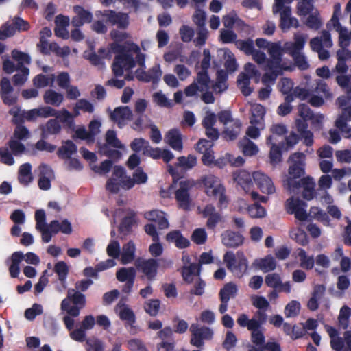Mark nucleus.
<instances>
[{"instance_id":"44","label":"nucleus","mask_w":351,"mask_h":351,"mask_svg":"<svg viewBox=\"0 0 351 351\" xmlns=\"http://www.w3.org/2000/svg\"><path fill=\"white\" fill-rule=\"evenodd\" d=\"M9 28H12L14 31V35L16 32H25L30 28L28 21L23 19L19 16H14L12 19V23H8Z\"/></svg>"},{"instance_id":"32","label":"nucleus","mask_w":351,"mask_h":351,"mask_svg":"<svg viewBox=\"0 0 351 351\" xmlns=\"http://www.w3.org/2000/svg\"><path fill=\"white\" fill-rule=\"evenodd\" d=\"M24 258L23 252L18 251L14 252L10 257L9 272L12 278H17L20 272L19 265Z\"/></svg>"},{"instance_id":"37","label":"nucleus","mask_w":351,"mask_h":351,"mask_svg":"<svg viewBox=\"0 0 351 351\" xmlns=\"http://www.w3.org/2000/svg\"><path fill=\"white\" fill-rule=\"evenodd\" d=\"M254 265L264 272L273 271L276 267V262L271 256H267L263 258L256 260Z\"/></svg>"},{"instance_id":"9","label":"nucleus","mask_w":351,"mask_h":351,"mask_svg":"<svg viewBox=\"0 0 351 351\" xmlns=\"http://www.w3.org/2000/svg\"><path fill=\"white\" fill-rule=\"evenodd\" d=\"M134 265L136 269L143 274L149 281H153L156 279L159 267L157 259L138 258L135 261Z\"/></svg>"},{"instance_id":"35","label":"nucleus","mask_w":351,"mask_h":351,"mask_svg":"<svg viewBox=\"0 0 351 351\" xmlns=\"http://www.w3.org/2000/svg\"><path fill=\"white\" fill-rule=\"evenodd\" d=\"M200 274V266L196 263H191L189 266H184L182 269L183 280L188 284L193 281V276H199Z\"/></svg>"},{"instance_id":"13","label":"nucleus","mask_w":351,"mask_h":351,"mask_svg":"<svg viewBox=\"0 0 351 351\" xmlns=\"http://www.w3.org/2000/svg\"><path fill=\"white\" fill-rule=\"evenodd\" d=\"M1 97L4 104L13 106L17 102V96L12 94L14 88L11 85L10 80L3 77L0 81Z\"/></svg>"},{"instance_id":"24","label":"nucleus","mask_w":351,"mask_h":351,"mask_svg":"<svg viewBox=\"0 0 351 351\" xmlns=\"http://www.w3.org/2000/svg\"><path fill=\"white\" fill-rule=\"evenodd\" d=\"M205 193L209 197L218 199L217 206L219 208H226L228 204V200L226 195V188L223 184L218 185V186L211 190H205Z\"/></svg>"},{"instance_id":"29","label":"nucleus","mask_w":351,"mask_h":351,"mask_svg":"<svg viewBox=\"0 0 351 351\" xmlns=\"http://www.w3.org/2000/svg\"><path fill=\"white\" fill-rule=\"evenodd\" d=\"M47 226L53 234H56L59 232L65 234H70L73 231L71 223L68 219H64L61 222L58 220H53Z\"/></svg>"},{"instance_id":"18","label":"nucleus","mask_w":351,"mask_h":351,"mask_svg":"<svg viewBox=\"0 0 351 351\" xmlns=\"http://www.w3.org/2000/svg\"><path fill=\"white\" fill-rule=\"evenodd\" d=\"M266 144L270 147L269 154L270 163L273 166H275L282 161V149L284 147V143H282L279 145H276V143L274 142L273 136L269 135L266 138Z\"/></svg>"},{"instance_id":"64","label":"nucleus","mask_w":351,"mask_h":351,"mask_svg":"<svg viewBox=\"0 0 351 351\" xmlns=\"http://www.w3.org/2000/svg\"><path fill=\"white\" fill-rule=\"evenodd\" d=\"M300 308V304L295 300H292L285 306V314L287 317H295L299 313Z\"/></svg>"},{"instance_id":"56","label":"nucleus","mask_w":351,"mask_h":351,"mask_svg":"<svg viewBox=\"0 0 351 351\" xmlns=\"http://www.w3.org/2000/svg\"><path fill=\"white\" fill-rule=\"evenodd\" d=\"M351 121V105L343 108L341 114L336 119L335 125L336 127H346V122Z\"/></svg>"},{"instance_id":"12","label":"nucleus","mask_w":351,"mask_h":351,"mask_svg":"<svg viewBox=\"0 0 351 351\" xmlns=\"http://www.w3.org/2000/svg\"><path fill=\"white\" fill-rule=\"evenodd\" d=\"M162 71L160 64H156L147 71L143 69H137L135 71V76L138 80L143 82H152L154 84H157L162 76Z\"/></svg>"},{"instance_id":"41","label":"nucleus","mask_w":351,"mask_h":351,"mask_svg":"<svg viewBox=\"0 0 351 351\" xmlns=\"http://www.w3.org/2000/svg\"><path fill=\"white\" fill-rule=\"evenodd\" d=\"M56 119H59L60 121L69 129L73 130L75 128L74 116L69 110L64 108L60 111H58Z\"/></svg>"},{"instance_id":"54","label":"nucleus","mask_w":351,"mask_h":351,"mask_svg":"<svg viewBox=\"0 0 351 351\" xmlns=\"http://www.w3.org/2000/svg\"><path fill=\"white\" fill-rule=\"evenodd\" d=\"M197 158L195 156L189 154L187 157L180 156L176 164V167H182L185 169H191L196 165Z\"/></svg>"},{"instance_id":"57","label":"nucleus","mask_w":351,"mask_h":351,"mask_svg":"<svg viewBox=\"0 0 351 351\" xmlns=\"http://www.w3.org/2000/svg\"><path fill=\"white\" fill-rule=\"evenodd\" d=\"M9 114L13 116L12 123L17 125H22L25 122V112H21V108L18 106H15L9 110Z\"/></svg>"},{"instance_id":"53","label":"nucleus","mask_w":351,"mask_h":351,"mask_svg":"<svg viewBox=\"0 0 351 351\" xmlns=\"http://www.w3.org/2000/svg\"><path fill=\"white\" fill-rule=\"evenodd\" d=\"M314 9L312 0H301L297 5V13L299 16H306L310 14Z\"/></svg>"},{"instance_id":"30","label":"nucleus","mask_w":351,"mask_h":351,"mask_svg":"<svg viewBox=\"0 0 351 351\" xmlns=\"http://www.w3.org/2000/svg\"><path fill=\"white\" fill-rule=\"evenodd\" d=\"M242 123L240 120L232 121L231 125L226 128L222 132L223 137L227 141L235 140L240 134Z\"/></svg>"},{"instance_id":"45","label":"nucleus","mask_w":351,"mask_h":351,"mask_svg":"<svg viewBox=\"0 0 351 351\" xmlns=\"http://www.w3.org/2000/svg\"><path fill=\"white\" fill-rule=\"evenodd\" d=\"M305 24L311 29L315 31L319 29L323 23L319 12L315 10L313 13L310 14L306 20Z\"/></svg>"},{"instance_id":"22","label":"nucleus","mask_w":351,"mask_h":351,"mask_svg":"<svg viewBox=\"0 0 351 351\" xmlns=\"http://www.w3.org/2000/svg\"><path fill=\"white\" fill-rule=\"evenodd\" d=\"M232 178L234 182L237 183V185L245 191H248L252 185V180L250 173L245 170H238L233 173Z\"/></svg>"},{"instance_id":"19","label":"nucleus","mask_w":351,"mask_h":351,"mask_svg":"<svg viewBox=\"0 0 351 351\" xmlns=\"http://www.w3.org/2000/svg\"><path fill=\"white\" fill-rule=\"evenodd\" d=\"M40 137L47 139L50 135H57L62 130L61 125L57 119H50L45 124L39 126Z\"/></svg>"},{"instance_id":"21","label":"nucleus","mask_w":351,"mask_h":351,"mask_svg":"<svg viewBox=\"0 0 351 351\" xmlns=\"http://www.w3.org/2000/svg\"><path fill=\"white\" fill-rule=\"evenodd\" d=\"M165 141L176 151L180 152L183 149L182 134L177 128L169 130L165 136Z\"/></svg>"},{"instance_id":"17","label":"nucleus","mask_w":351,"mask_h":351,"mask_svg":"<svg viewBox=\"0 0 351 351\" xmlns=\"http://www.w3.org/2000/svg\"><path fill=\"white\" fill-rule=\"evenodd\" d=\"M280 20L279 27L283 32H286L291 27L298 28L299 27L298 20L295 17H291V9L290 7H285L280 9Z\"/></svg>"},{"instance_id":"11","label":"nucleus","mask_w":351,"mask_h":351,"mask_svg":"<svg viewBox=\"0 0 351 351\" xmlns=\"http://www.w3.org/2000/svg\"><path fill=\"white\" fill-rule=\"evenodd\" d=\"M306 206L307 204L298 198L295 199L292 197L286 201L287 212L289 214H294L295 217L301 221L307 220L308 214L305 210Z\"/></svg>"},{"instance_id":"8","label":"nucleus","mask_w":351,"mask_h":351,"mask_svg":"<svg viewBox=\"0 0 351 351\" xmlns=\"http://www.w3.org/2000/svg\"><path fill=\"white\" fill-rule=\"evenodd\" d=\"M95 15L97 17H102L106 23L112 26H117L121 29H126L129 25V16L125 13L117 12L112 10H106L104 11H97Z\"/></svg>"},{"instance_id":"26","label":"nucleus","mask_w":351,"mask_h":351,"mask_svg":"<svg viewBox=\"0 0 351 351\" xmlns=\"http://www.w3.org/2000/svg\"><path fill=\"white\" fill-rule=\"evenodd\" d=\"M166 240L168 243H173L178 249H185L190 245L189 240L184 237L181 231L174 230L166 234Z\"/></svg>"},{"instance_id":"6","label":"nucleus","mask_w":351,"mask_h":351,"mask_svg":"<svg viewBox=\"0 0 351 351\" xmlns=\"http://www.w3.org/2000/svg\"><path fill=\"white\" fill-rule=\"evenodd\" d=\"M223 261L226 267L236 277L241 278L247 272L248 261L243 252H227L223 256Z\"/></svg>"},{"instance_id":"49","label":"nucleus","mask_w":351,"mask_h":351,"mask_svg":"<svg viewBox=\"0 0 351 351\" xmlns=\"http://www.w3.org/2000/svg\"><path fill=\"white\" fill-rule=\"evenodd\" d=\"M309 215L311 217L321 221L324 225H329L330 223V219L328 215L319 207H311Z\"/></svg>"},{"instance_id":"47","label":"nucleus","mask_w":351,"mask_h":351,"mask_svg":"<svg viewBox=\"0 0 351 351\" xmlns=\"http://www.w3.org/2000/svg\"><path fill=\"white\" fill-rule=\"evenodd\" d=\"M298 255L300 261V267L309 270L313 269L315 265V259L313 256H308L306 251L302 248L298 249Z\"/></svg>"},{"instance_id":"4","label":"nucleus","mask_w":351,"mask_h":351,"mask_svg":"<svg viewBox=\"0 0 351 351\" xmlns=\"http://www.w3.org/2000/svg\"><path fill=\"white\" fill-rule=\"evenodd\" d=\"M204 58L201 61V71L197 72L196 78L188 86L184 88V93L186 97L195 96L198 91L204 92L209 90L212 82L208 75V69L210 66L211 55L208 49L203 51Z\"/></svg>"},{"instance_id":"60","label":"nucleus","mask_w":351,"mask_h":351,"mask_svg":"<svg viewBox=\"0 0 351 351\" xmlns=\"http://www.w3.org/2000/svg\"><path fill=\"white\" fill-rule=\"evenodd\" d=\"M106 143L108 146H112L114 148H123V145L119 141V139L117 137L116 132L112 130H109L107 131L106 134Z\"/></svg>"},{"instance_id":"46","label":"nucleus","mask_w":351,"mask_h":351,"mask_svg":"<svg viewBox=\"0 0 351 351\" xmlns=\"http://www.w3.org/2000/svg\"><path fill=\"white\" fill-rule=\"evenodd\" d=\"M265 114V108L261 104H256L252 108V117L250 122L252 125H257L260 123Z\"/></svg>"},{"instance_id":"14","label":"nucleus","mask_w":351,"mask_h":351,"mask_svg":"<svg viewBox=\"0 0 351 351\" xmlns=\"http://www.w3.org/2000/svg\"><path fill=\"white\" fill-rule=\"evenodd\" d=\"M253 180L260 191L266 194H272L275 192V186L270 178L267 175L259 172H254Z\"/></svg>"},{"instance_id":"7","label":"nucleus","mask_w":351,"mask_h":351,"mask_svg":"<svg viewBox=\"0 0 351 351\" xmlns=\"http://www.w3.org/2000/svg\"><path fill=\"white\" fill-rule=\"evenodd\" d=\"M190 331V343L197 348H202L204 346V341L212 340L214 335V331L211 328L199 326L198 324H192Z\"/></svg>"},{"instance_id":"33","label":"nucleus","mask_w":351,"mask_h":351,"mask_svg":"<svg viewBox=\"0 0 351 351\" xmlns=\"http://www.w3.org/2000/svg\"><path fill=\"white\" fill-rule=\"evenodd\" d=\"M136 214L130 212L129 215L123 217L120 223L119 231L123 235H128L132 232V226L136 223Z\"/></svg>"},{"instance_id":"42","label":"nucleus","mask_w":351,"mask_h":351,"mask_svg":"<svg viewBox=\"0 0 351 351\" xmlns=\"http://www.w3.org/2000/svg\"><path fill=\"white\" fill-rule=\"evenodd\" d=\"M116 277L119 282L135 280L136 269L132 267H121L116 273Z\"/></svg>"},{"instance_id":"58","label":"nucleus","mask_w":351,"mask_h":351,"mask_svg":"<svg viewBox=\"0 0 351 351\" xmlns=\"http://www.w3.org/2000/svg\"><path fill=\"white\" fill-rule=\"evenodd\" d=\"M18 71L19 72L13 75L12 82L15 86H22L27 80L29 69L28 68H22L21 69H18Z\"/></svg>"},{"instance_id":"28","label":"nucleus","mask_w":351,"mask_h":351,"mask_svg":"<svg viewBox=\"0 0 351 351\" xmlns=\"http://www.w3.org/2000/svg\"><path fill=\"white\" fill-rule=\"evenodd\" d=\"M77 152V145L71 140H66L62 142V145L58 148L56 154L59 158L67 160Z\"/></svg>"},{"instance_id":"40","label":"nucleus","mask_w":351,"mask_h":351,"mask_svg":"<svg viewBox=\"0 0 351 351\" xmlns=\"http://www.w3.org/2000/svg\"><path fill=\"white\" fill-rule=\"evenodd\" d=\"M250 76L244 72L241 73L237 77L238 86L244 96H249L252 93L253 89L250 87Z\"/></svg>"},{"instance_id":"34","label":"nucleus","mask_w":351,"mask_h":351,"mask_svg":"<svg viewBox=\"0 0 351 351\" xmlns=\"http://www.w3.org/2000/svg\"><path fill=\"white\" fill-rule=\"evenodd\" d=\"M40 176L38 179V186L41 190L47 191L51 188V181L47 175H50L52 173L51 169L45 164H42L40 166Z\"/></svg>"},{"instance_id":"5","label":"nucleus","mask_w":351,"mask_h":351,"mask_svg":"<svg viewBox=\"0 0 351 351\" xmlns=\"http://www.w3.org/2000/svg\"><path fill=\"white\" fill-rule=\"evenodd\" d=\"M86 296L75 289H69L66 297L61 302L60 308L72 317H78L86 306Z\"/></svg>"},{"instance_id":"63","label":"nucleus","mask_w":351,"mask_h":351,"mask_svg":"<svg viewBox=\"0 0 351 351\" xmlns=\"http://www.w3.org/2000/svg\"><path fill=\"white\" fill-rule=\"evenodd\" d=\"M237 338L232 331H227L225 339L222 343L223 348L227 351H230L232 348L236 346Z\"/></svg>"},{"instance_id":"59","label":"nucleus","mask_w":351,"mask_h":351,"mask_svg":"<svg viewBox=\"0 0 351 351\" xmlns=\"http://www.w3.org/2000/svg\"><path fill=\"white\" fill-rule=\"evenodd\" d=\"M54 271L58 274L60 282H64L69 274V267L64 261H59L54 266Z\"/></svg>"},{"instance_id":"27","label":"nucleus","mask_w":351,"mask_h":351,"mask_svg":"<svg viewBox=\"0 0 351 351\" xmlns=\"http://www.w3.org/2000/svg\"><path fill=\"white\" fill-rule=\"evenodd\" d=\"M145 217L149 221L155 222L160 230L166 229L169 227V221L166 217V214L161 210H153L147 212L145 214Z\"/></svg>"},{"instance_id":"25","label":"nucleus","mask_w":351,"mask_h":351,"mask_svg":"<svg viewBox=\"0 0 351 351\" xmlns=\"http://www.w3.org/2000/svg\"><path fill=\"white\" fill-rule=\"evenodd\" d=\"M204 217H207L206 226L208 229H215L217 225L221 221V215L218 212H216L215 208L211 205L208 204L204 208L202 212Z\"/></svg>"},{"instance_id":"48","label":"nucleus","mask_w":351,"mask_h":351,"mask_svg":"<svg viewBox=\"0 0 351 351\" xmlns=\"http://www.w3.org/2000/svg\"><path fill=\"white\" fill-rule=\"evenodd\" d=\"M336 82L347 94L348 99L351 100V75H337L336 77Z\"/></svg>"},{"instance_id":"38","label":"nucleus","mask_w":351,"mask_h":351,"mask_svg":"<svg viewBox=\"0 0 351 351\" xmlns=\"http://www.w3.org/2000/svg\"><path fill=\"white\" fill-rule=\"evenodd\" d=\"M18 180L21 184L28 185L33 180L32 175V165L25 163L20 166L19 169Z\"/></svg>"},{"instance_id":"51","label":"nucleus","mask_w":351,"mask_h":351,"mask_svg":"<svg viewBox=\"0 0 351 351\" xmlns=\"http://www.w3.org/2000/svg\"><path fill=\"white\" fill-rule=\"evenodd\" d=\"M121 306L123 308L119 311V318L121 320L125 321L126 324L133 326V324L136 322V317L133 311L127 307L124 304Z\"/></svg>"},{"instance_id":"16","label":"nucleus","mask_w":351,"mask_h":351,"mask_svg":"<svg viewBox=\"0 0 351 351\" xmlns=\"http://www.w3.org/2000/svg\"><path fill=\"white\" fill-rule=\"evenodd\" d=\"M73 11L76 14L71 20V24L73 27H80L84 23H90L92 22L93 14L90 11L85 10L82 6H74Z\"/></svg>"},{"instance_id":"39","label":"nucleus","mask_w":351,"mask_h":351,"mask_svg":"<svg viewBox=\"0 0 351 351\" xmlns=\"http://www.w3.org/2000/svg\"><path fill=\"white\" fill-rule=\"evenodd\" d=\"M43 99L47 104L58 107L62 103L64 96L61 93L49 89L45 91Z\"/></svg>"},{"instance_id":"31","label":"nucleus","mask_w":351,"mask_h":351,"mask_svg":"<svg viewBox=\"0 0 351 351\" xmlns=\"http://www.w3.org/2000/svg\"><path fill=\"white\" fill-rule=\"evenodd\" d=\"M135 252L136 247L132 241H129L124 244L122 247L121 263L123 265L132 263L135 258Z\"/></svg>"},{"instance_id":"10","label":"nucleus","mask_w":351,"mask_h":351,"mask_svg":"<svg viewBox=\"0 0 351 351\" xmlns=\"http://www.w3.org/2000/svg\"><path fill=\"white\" fill-rule=\"evenodd\" d=\"M194 182L189 180H181L179 188L175 192L176 199L180 208L188 210L190 207L189 191L194 186Z\"/></svg>"},{"instance_id":"43","label":"nucleus","mask_w":351,"mask_h":351,"mask_svg":"<svg viewBox=\"0 0 351 351\" xmlns=\"http://www.w3.org/2000/svg\"><path fill=\"white\" fill-rule=\"evenodd\" d=\"M12 58L17 62L18 69H21L22 68H27L23 64H30L31 63V58L29 54L19 51L17 49H14L12 51Z\"/></svg>"},{"instance_id":"2","label":"nucleus","mask_w":351,"mask_h":351,"mask_svg":"<svg viewBox=\"0 0 351 351\" xmlns=\"http://www.w3.org/2000/svg\"><path fill=\"white\" fill-rule=\"evenodd\" d=\"M111 49L116 54L112 64V71L115 77L123 75V70L130 71L136 66L132 52L139 50V46L133 42H125L121 45L111 44Z\"/></svg>"},{"instance_id":"1","label":"nucleus","mask_w":351,"mask_h":351,"mask_svg":"<svg viewBox=\"0 0 351 351\" xmlns=\"http://www.w3.org/2000/svg\"><path fill=\"white\" fill-rule=\"evenodd\" d=\"M305 159L306 156L302 152H295L289 156L288 159V162L291 163L288 169L289 176L283 181V185L287 191L293 193H298L302 189V197L310 201L316 195L315 183L310 176L300 178L305 173Z\"/></svg>"},{"instance_id":"3","label":"nucleus","mask_w":351,"mask_h":351,"mask_svg":"<svg viewBox=\"0 0 351 351\" xmlns=\"http://www.w3.org/2000/svg\"><path fill=\"white\" fill-rule=\"evenodd\" d=\"M267 320V313L256 311L251 319L245 313L240 314L237 319V323L240 327L247 328L251 332V341L254 345L263 346L265 337L263 326L266 324Z\"/></svg>"},{"instance_id":"23","label":"nucleus","mask_w":351,"mask_h":351,"mask_svg":"<svg viewBox=\"0 0 351 351\" xmlns=\"http://www.w3.org/2000/svg\"><path fill=\"white\" fill-rule=\"evenodd\" d=\"M243 237L239 232L231 230L221 234L222 243L227 247H237L243 243Z\"/></svg>"},{"instance_id":"50","label":"nucleus","mask_w":351,"mask_h":351,"mask_svg":"<svg viewBox=\"0 0 351 351\" xmlns=\"http://www.w3.org/2000/svg\"><path fill=\"white\" fill-rule=\"evenodd\" d=\"M160 301L158 299H149L144 303V310L152 317H156L160 310Z\"/></svg>"},{"instance_id":"61","label":"nucleus","mask_w":351,"mask_h":351,"mask_svg":"<svg viewBox=\"0 0 351 351\" xmlns=\"http://www.w3.org/2000/svg\"><path fill=\"white\" fill-rule=\"evenodd\" d=\"M293 82L291 79L282 77L278 84V88L282 95H285L293 90Z\"/></svg>"},{"instance_id":"15","label":"nucleus","mask_w":351,"mask_h":351,"mask_svg":"<svg viewBox=\"0 0 351 351\" xmlns=\"http://www.w3.org/2000/svg\"><path fill=\"white\" fill-rule=\"evenodd\" d=\"M132 112L128 106H119L114 108L110 113V119L117 123L119 128H123L126 120L132 119Z\"/></svg>"},{"instance_id":"36","label":"nucleus","mask_w":351,"mask_h":351,"mask_svg":"<svg viewBox=\"0 0 351 351\" xmlns=\"http://www.w3.org/2000/svg\"><path fill=\"white\" fill-rule=\"evenodd\" d=\"M238 292V287L232 282L226 283L219 291V296L220 300L229 301L234 298Z\"/></svg>"},{"instance_id":"62","label":"nucleus","mask_w":351,"mask_h":351,"mask_svg":"<svg viewBox=\"0 0 351 351\" xmlns=\"http://www.w3.org/2000/svg\"><path fill=\"white\" fill-rule=\"evenodd\" d=\"M202 183L205 186V190H211L218 186V185L222 184L221 183L220 179L213 175H208L204 176L202 178Z\"/></svg>"},{"instance_id":"20","label":"nucleus","mask_w":351,"mask_h":351,"mask_svg":"<svg viewBox=\"0 0 351 351\" xmlns=\"http://www.w3.org/2000/svg\"><path fill=\"white\" fill-rule=\"evenodd\" d=\"M306 43V38L302 35H295L293 42H286L284 44V52L291 57L301 53Z\"/></svg>"},{"instance_id":"55","label":"nucleus","mask_w":351,"mask_h":351,"mask_svg":"<svg viewBox=\"0 0 351 351\" xmlns=\"http://www.w3.org/2000/svg\"><path fill=\"white\" fill-rule=\"evenodd\" d=\"M267 51L271 58L282 61L284 46L282 47L280 43H271Z\"/></svg>"},{"instance_id":"52","label":"nucleus","mask_w":351,"mask_h":351,"mask_svg":"<svg viewBox=\"0 0 351 351\" xmlns=\"http://www.w3.org/2000/svg\"><path fill=\"white\" fill-rule=\"evenodd\" d=\"M235 45L239 49L244 52L245 54L247 56L252 54L255 50L254 42L251 38H247L246 40H237L235 42Z\"/></svg>"}]
</instances>
